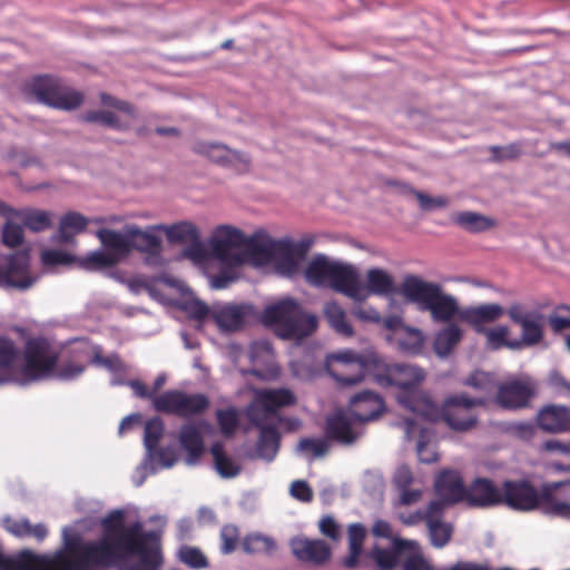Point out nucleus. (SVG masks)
Instances as JSON below:
<instances>
[{"label": "nucleus", "mask_w": 570, "mask_h": 570, "mask_svg": "<svg viewBox=\"0 0 570 570\" xmlns=\"http://www.w3.org/2000/svg\"><path fill=\"white\" fill-rule=\"evenodd\" d=\"M364 289L366 294L368 291L376 295H390L395 291L394 281L384 269L371 268L366 273V288L364 287Z\"/></svg>", "instance_id": "79ce46f5"}, {"label": "nucleus", "mask_w": 570, "mask_h": 570, "mask_svg": "<svg viewBox=\"0 0 570 570\" xmlns=\"http://www.w3.org/2000/svg\"><path fill=\"white\" fill-rule=\"evenodd\" d=\"M97 236L101 244L108 249L109 253H115L119 258L127 255L131 249L130 238L127 233H119L114 229L102 228L97 232Z\"/></svg>", "instance_id": "c9c22d12"}, {"label": "nucleus", "mask_w": 570, "mask_h": 570, "mask_svg": "<svg viewBox=\"0 0 570 570\" xmlns=\"http://www.w3.org/2000/svg\"><path fill=\"white\" fill-rule=\"evenodd\" d=\"M19 355L20 351L14 342L6 336H0V384L14 379V364Z\"/></svg>", "instance_id": "2f4dec72"}, {"label": "nucleus", "mask_w": 570, "mask_h": 570, "mask_svg": "<svg viewBox=\"0 0 570 570\" xmlns=\"http://www.w3.org/2000/svg\"><path fill=\"white\" fill-rule=\"evenodd\" d=\"M252 423L259 429L257 451L262 458L272 460L278 450L279 433L275 423L268 422L261 414H249Z\"/></svg>", "instance_id": "b1692460"}, {"label": "nucleus", "mask_w": 570, "mask_h": 570, "mask_svg": "<svg viewBox=\"0 0 570 570\" xmlns=\"http://www.w3.org/2000/svg\"><path fill=\"white\" fill-rule=\"evenodd\" d=\"M502 488L487 478H476L466 487L465 502L470 507L488 508L502 504Z\"/></svg>", "instance_id": "4be33fe9"}, {"label": "nucleus", "mask_w": 570, "mask_h": 570, "mask_svg": "<svg viewBox=\"0 0 570 570\" xmlns=\"http://www.w3.org/2000/svg\"><path fill=\"white\" fill-rule=\"evenodd\" d=\"M80 120L89 124H100L117 130H127L129 125L120 122L117 115L109 110H90L80 116Z\"/></svg>", "instance_id": "de8ad7c7"}, {"label": "nucleus", "mask_w": 570, "mask_h": 570, "mask_svg": "<svg viewBox=\"0 0 570 570\" xmlns=\"http://www.w3.org/2000/svg\"><path fill=\"white\" fill-rule=\"evenodd\" d=\"M164 434V422L156 416L148 420L145 424L144 443L149 452L157 450L160 439Z\"/></svg>", "instance_id": "864d4df0"}, {"label": "nucleus", "mask_w": 570, "mask_h": 570, "mask_svg": "<svg viewBox=\"0 0 570 570\" xmlns=\"http://www.w3.org/2000/svg\"><path fill=\"white\" fill-rule=\"evenodd\" d=\"M242 548L247 554H271L276 549V542L271 537L255 532L244 537Z\"/></svg>", "instance_id": "a18cd8bd"}, {"label": "nucleus", "mask_w": 570, "mask_h": 570, "mask_svg": "<svg viewBox=\"0 0 570 570\" xmlns=\"http://www.w3.org/2000/svg\"><path fill=\"white\" fill-rule=\"evenodd\" d=\"M487 337V345L491 350H499L503 346L510 347V348H518L520 347L519 341H509L508 336L510 334V331L508 326L500 325L494 328H487L485 332L481 333Z\"/></svg>", "instance_id": "3c124183"}, {"label": "nucleus", "mask_w": 570, "mask_h": 570, "mask_svg": "<svg viewBox=\"0 0 570 570\" xmlns=\"http://www.w3.org/2000/svg\"><path fill=\"white\" fill-rule=\"evenodd\" d=\"M453 222L470 233H481L495 226V222L482 214L473 212L458 213Z\"/></svg>", "instance_id": "37998d69"}, {"label": "nucleus", "mask_w": 570, "mask_h": 570, "mask_svg": "<svg viewBox=\"0 0 570 570\" xmlns=\"http://www.w3.org/2000/svg\"><path fill=\"white\" fill-rule=\"evenodd\" d=\"M4 528L17 538L32 537L39 542L48 535V529L43 523L31 524L28 519H6Z\"/></svg>", "instance_id": "e433bc0d"}, {"label": "nucleus", "mask_w": 570, "mask_h": 570, "mask_svg": "<svg viewBox=\"0 0 570 570\" xmlns=\"http://www.w3.org/2000/svg\"><path fill=\"white\" fill-rule=\"evenodd\" d=\"M385 411L384 400L375 392L363 391L355 394L348 405V413L358 422H368L380 417Z\"/></svg>", "instance_id": "aec40b11"}, {"label": "nucleus", "mask_w": 570, "mask_h": 570, "mask_svg": "<svg viewBox=\"0 0 570 570\" xmlns=\"http://www.w3.org/2000/svg\"><path fill=\"white\" fill-rule=\"evenodd\" d=\"M23 242V228L21 225L7 222L2 228V243L10 247L16 248Z\"/></svg>", "instance_id": "69168bd1"}, {"label": "nucleus", "mask_w": 570, "mask_h": 570, "mask_svg": "<svg viewBox=\"0 0 570 570\" xmlns=\"http://www.w3.org/2000/svg\"><path fill=\"white\" fill-rule=\"evenodd\" d=\"M541 449L556 455L549 463L553 470L570 472V441L548 440L542 443Z\"/></svg>", "instance_id": "a19ab883"}, {"label": "nucleus", "mask_w": 570, "mask_h": 570, "mask_svg": "<svg viewBox=\"0 0 570 570\" xmlns=\"http://www.w3.org/2000/svg\"><path fill=\"white\" fill-rule=\"evenodd\" d=\"M298 449L304 453H311L313 458L324 456L330 449L326 439H303L299 441Z\"/></svg>", "instance_id": "774afa93"}, {"label": "nucleus", "mask_w": 570, "mask_h": 570, "mask_svg": "<svg viewBox=\"0 0 570 570\" xmlns=\"http://www.w3.org/2000/svg\"><path fill=\"white\" fill-rule=\"evenodd\" d=\"M266 325L275 326L283 338H303L315 332L317 318L306 313L294 298H284L263 312Z\"/></svg>", "instance_id": "7ed1b4c3"}, {"label": "nucleus", "mask_w": 570, "mask_h": 570, "mask_svg": "<svg viewBox=\"0 0 570 570\" xmlns=\"http://www.w3.org/2000/svg\"><path fill=\"white\" fill-rule=\"evenodd\" d=\"M324 316L330 326L340 335L351 337L353 326L348 323L345 311L334 301L327 302L323 307Z\"/></svg>", "instance_id": "ea45409f"}, {"label": "nucleus", "mask_w": 570, "mask_h": 570, "mask_svg": "<svg viewBox=\"0 0 570 570\" xmlns=\"http://www.w3.org/2000/svg\"><path fill=\"white\" fill-rule=\"evenodd\" d=\"M179 443L187 452L186 462L195 464L204 453V441L200 431L191 424H185L179 431Z\"/></svg>", "instance_id": "c756f323"}, {"label": "nucleus", "mask_w": 570, "mask_h": 570, "mask_svg": "<svg viewBox=\"0 0 570 570\" xmlns=\"http://www.w3.org/2000/svg\"><path fill=\"white\" fill-rule=\"evenodd\" d=\"M439 503H430L429 523L426 525L431 544L435 548L445 547L453 533L450 523L442 521L444 510H441Z\"/></svg>", "instance_id": "cd10ccee"}, {"label": "nucleus", "mask_w": 570, "mask_h": 570, "mask_svg": "<svg viewBox=\"0 0 570 570\" xmlns=\"http://www.w3.org/2000/svg\"><path fill=\"white\" fill-rule=\"evenodd\" d=\"M212 256L230 266L240 265L244 259L235 249L243 248L244 234L230 226H220L209 240Z\"/></svg>", "instance_id": "2eb2a0df"}, {"label": "nucleus", "mask_w": 570, "mask_h": 570, "mask_svg": "<svg viewBox=\"0 0 570 570\" xmlns=\"http://www.w3.org/2000/svg\"><path fill=\"white\" fill-rule=\"evenodd\" d=\"M535 393L537 386L531 379H510L499 384L495 402L507 410L524 409L529 406Z\"/></svg>", "instance_id": "dca6fc26"}, {"label": "nucleus", "mask_w": 570, "mask_h": 570, "mask_svg": "<svg viewBox=\"0 0 570 570\" xmlns=\"http://www.w3.org/2000/svg\"><path fill=\"white\" fill-rule=\"evenodd\" d=\"M318 531L333 542H340L342 539V527L332 515L321 518L318 521Z\"/></svg>", "instance_id": "338daca9"}, {"label": "nucleus", "mask_w": 570, "mask_h": 570, "mask_svg": "<svg viewBox=\"0 0 570 570\" xmlns=\"http://www.w3.org/2000/svg\"><path fill=\"white\" fill-rule=\"evenodd\" d=\"M367 535V530L362 523H352L347 528L348 554L342 560V566L346 569H355L358 566V559L363 553V544Z\"/></svg>", "instance_id": "c85d7f7f"}, {"label": "nucleus", "mask_w": 570, "mask_h": 570, "mask_svg": "<svg viewBox=\"0 0 570 570\" xmlns=\"http://www.w3.org/2000/svg\"><path fill=\"white\" fill-rule=\"evenodd\" d=\"M489 150L494 161L515 160L522 155V146L519 142L507 146H491Z\"/></svg>", "instance_id": "680f3d73"}, {"label": "nucleus", "mask_w": 570, "mask_h": 570, "mask_svg": "<svg viewBox=\"0 0 570 570\" xmlns=\"http://www.w3.org/2000/svg\"><path fill=\"white\" fill-rule=\"evenodd\" d=\"M13 208L0 202V215L10 218ZM39 276L30 272V256L28 252L10 254L6 259L4 268L0 267V286L27 291L31 288Z\"/></svg>", "instance_id": "9d476101"}, {"label": "nucleus", "mask_w": 570, "mask_h": 570, "mask_svg": "<svg viewBox=\"0 0 570 570\" xmlns=\"http://www.w3.org/2000/svg\"><path fill=\"white\" fill-rule=\"evenodd\" d=\"M258 402L262 411H254L250 414H261L262 417L268 420V416L275 415L279 407L293 405L296 397L288 389H274L262 391L258 395Z\"/></svg>", "instance_id": "a878e982"}, {"label": "nucleus", "mask_w": 570, "mask_h": 570, "mask_svg": "<svg viewBox=\"0 0 570 570\" xmlns=\"http://www.w3.org/2000/svg\"><path fill=\"white\" fill-rule=\"evenodd\" d=\"M289 547L294 557L306 564L322 567L332 559V548L322 539L295 537Z\"/></svg>", "instance_id": "6ab92c4d"}, {"label": "nucleus", "mask_w": 570, "mask_h": 570, "mask_svg": "<svg viewBox=\"0 0 570 570\" xmlns=\"http://www.w3.org/2000/svg\"><path fill=\"white\" fill-rule=\"evenodd\" d=\"M463 385L474 389L483 394L490 395L498 392L499 384L497 383L493 374L474 371L464 381Z\"/></svg>", "instance_id": "09e8293b"}, {"label": "nucleus", "mask_w": 570, "mask_h": 570, "mask_svg": "<svg viewBox=\"0 0 570 570\" xmlns=\"http://www.w3.org/2000/svg\"><path fill=\"white\" fill-rule=\"evenodd\" d=\"M511 322L521 328L520 345L533 346L544 337V316L537 309H528L520 303H513L507 309Z\"/></svg>", "instance_id": "4468645a"}, {"label": "nucleus", "mask_w": 570, "mask_h": 570, "mask_svg": "<svg viewBox=\"0 0 570 570\" xmlns=\"http://www.w3.org/2000/svg\"><path fill=\"white\" fill-rule=\"evenodd\" d=\"M216 419L222 434L225 438L233 436L239 423L237 411L233 407L217 410Z\"/></svg>", "instance_id": "6e6d98bb"}, {"label": "nucleus", "mask_w": 570, "mask_h": 570, "mask_svg": "<svg viewBox=\"0 0 570 570\" xmlns=\"http://www.w3.org/2000/svg\"><path fill=\"white\" fill-rule=\"evenodd\" d=\"M220 551L223 554L233 553L239 544V530L234 524H225L219 532Z\"/></svg>", "instance_id": "13d9d810"}, {"label": "nucleus", "mask_w": 570, "mask_h": 570, "mask_svg": "<svg viewBox=\"0 0 570 570\" xmlns=\"http://www.w3.org/2000/svg\"><path fill=\"white\" fill-rule=\"evenodd\" d=\"M276 242L277 240L262 233H257L250 237L244 235L243 248L253 263L265 265L273 261Z\"/></svg>", "instance_id": "393cba45"}, {"label": "nucleus", "mask_w": 570, "mask_h": 570, "mask_svg": "<svg viewBox=\"0 0 570 570\" xmlns=\"http://www.w3.org/2000/svg\"><path fill=\"white\" fill-rule=\"evenodd\" d=\"M537 422L548 433L570 432V409L556 404L543 406L537 415Z\"/></svg>", "instance_id": "5701e85b"}, {"label": "nucleus", "mask_w": 570, "mask_h": 570, "mask_svg": "<svg viewBox=\"0 0 570 570\" xmlns=\"http://www.w3.org/2000/svg\"><path fill=\"white\" fill-rule=\"evenodd\" d=\"M424 371L412 364L386 363L377 356L373 381L382 387H397L402 393L417 390L424 381Z\"/></svg>", "instance_id": "1a4fd4ad"}, {"label": "nucleus", "mask_w": 570, "mask_h": 570, "mask_svg": "<svg viewBox=\"0 0 570 570\" xmlns=\"http://www.w3.org/2000/svg\"><path fill=\"white\" fill-rule=\"evenodd\" d=\"M416 452L419 460L426 464L434 463L439 459L434 445L431 444L430 434L426 430H421L420 432Z\"/></svg>", "instance_id": "bf43d9fd"}, {"label": "nucleus", "mask_w": 570, "mask_h": 570, "mask_svg": "<svg viewBox=\"0 0 570 570\" xmlns=\"http://www.w3.org/2000/svg\"><path fill=\"white\" fill-rule=\"evenodd\" d=\"M153 230V227L148 230H141L136 225H128L127 233L130 238L131 248L149 254L159 253L161 240Z\"/></svg>", "instance_id": "473e14b6"}, {"label": "nucleus", "mask_w": 570, "mask_h": 570, "mask_svg": "<svg viewBox=\"0 0 570 570\" xmlns=\"http://www.w3.org/2000/svg\"><path fill=\"white\" fill-rule=\"evenodd\" d=\"M313 244L314 238L312 236H305L297 242L279 239L276 242L272 263L276 265L282 274L292 276L298 272L301 263L305 259Z\"/></svg>", "instance_id": "ddd939ff"}, {"label": "nucleus", "mask_w": 570, "mask_h": 570, "mask_svg": "<svg viewBox=\"0 0 570 570\" xmlns=\"http://www.w3.org/2000/svg\"><path fill=\"white\" fill-rule=\"evenodd\" d=\"M462 335L461 328L454 323H451L439 331L433 342V350L435 354L441 357L448 356L460 343Z\"/></svg>", "instance_id": "4c0bfd02"}, {"label": "nucleus", "mask_w": 570, "mask_h": 570, "mask_svg": "<svg viewBox=\"0 0 570 570\" xmlns=\"http://www.w3.org/2000/svg\"><path fill=\"white\" fill-rule=\"evenodd\" d=\"M27 95L36 98L37 101L56 109L73 110L83 102L82 92L71 89L53 76H35L24 83Z\"/></svg>", "instance_id": "39448f33"}, {"label": "nucleus", "mask_w": 570, "mask_h": 570, "mask_svg": "<svg viewBox=\"0 0 570 570\" xmlns=\"http://www.w3.org/2000/svg\"><path fill=\"white\" fill-rule=\"evenodd\" d=\"M179 558L181 562L193 569L206 568L208 562L204 553L194 547H183L179 550Z\"/></svg>", "instance_id": "0e129e2a"}, {"label": "nucleus", "mask_w": 570, "mask_h": 570, "mask_svg": "<svg viewBox=\"0 0 570 570\" xmlns=\"http://www.w3.org/2000/svg\"><path fill=\"white\" fill-rule=\"evenodd\" d=\"M27 95L36 98L37 101L56 109L73 110L83 102L82 92L71 89L53 76H35L24 83Z\"/></svg>", "instance_id": "423d86ee"}, {"label": "nucleus", "mask_w": 570, "mask_h": 570, "mask_svg": "<svg viewBox=\"0 0 570 570\" xmlns=\"http://www.w3.org/2000/svg\"><path fill=\"white\" fill-rule=\"evenodd\" d=\"M153 229H164L171 243H190L199 238L197 227L189 222H180L170 226H153Z\"/></svg>", "instance_id": "c03bdc74"}, {"label": "nucleus", "mask_w": 570, "mask_h": 570, "mask_svg": "<svg viewBox=\"0 0 570 570\" xmlns=\"http://www.w3.org/2000/svg\"><path fill=\"white\" fill-rule=\"evenodd\" d=\"M434 491L436 499L430 503H439L441 510L448 507L465 501L466 487L459 472L444 470L438 474L434 481Z\"/></svg>", "instance_id": "a211bd4d"}, {"label": "nucleus", "mask_w": 570, "mask_h": 570, "mask_svg": "<svg viewBox=\"0 0 570 570\" xmlns=\"http://www.w3.org/2000/svg\"><path fill=\"white\" fill-rule=\"evenodd\" d=\"M394 185L399 186V183H394ZM400 186H401L403 193L411 194V195L415 196V198L420 203L421 209H423V210H431L433 208H442V207H445L449 203L448 198H445L443 196L432 197V196H429L420 190H415L405 184H400Z\"/></svg>", "instance_id": "5fc2aeb1"}, {"label": "nucleus", "mask_w": 570, "mask_h": 570, "mask_svg": "<svg viewBox=\"0 0 570 570\" xmlns=\"http://www.w3.org/2000/svg\"><path fill=\"white\" fill-rule=\"evenodd\" d=\"M87 225L88 219L83 215L77 212H69L60 219L56 239L62 244L72 243L75 235L85 230Z\"/></svg>", "instance_id": "f704fd0d"}, {"label": "nucleus", "mask_w": 570, "mask_h": 570, "mask_svg": "<svg viewBox=\"0 0 570 570\" xmlns=\"http://www.w3.org/2000/svg\"><path fill=\"white\" fill-rule=\"evenodd\" d=\"M485 404L487 397H471L466 393L450 395L442 403L441 421H444L453 431L469 432L479 422V415L474 407Z\"/></svg>", "instance_id": "6e6552de"}, {"label": "nucleus", "mask_w": 570, "mask_h": 570, "mask_svg": "<svg viewBox=\"0 0 570 570\" xmlns=\"http://www.w3.org/2000/svg\"><path fill=\"white\" fill-rule=\"evenodd\" d=\"M424 341V335L420 330L405 327L403 335L397 341V345L402 352L417 355L423 350Z\"/></svg>", "instance_id": "8fccbe9b"}, {"label": "nucleus", "mask_w": 570, "mask_h": 570, "mask_svg": "<svg viewBox=\"0 0 570 570\" xmlns=\"http://www.w3.org/2000/svg\"><path fill=\"white\" fill-rule=\"evenodd\" d=\"M249 358L253 363L267 364L274 357L273 345L267 340H258L249 346Z\"/></svg>", "instance_id": "4d7b16f0"}, {"label": "nucleus", "mask_w": 570, "mask_h": 570, "mask_svg": "<svg viewBox=\"0 0 570 570\" xmlns=\"http://www.w3.org/2000/svg\"><path fill=\"white\" fill-rule=\"evenodd\" d=\"M400 293L406 301L417 304L421 311L430 312L433 321L449 322L458 315L478 334L485 332L487 324L494 323L507 314L498 303L468 306L460 311L456 299L443 293L440 284L426 282L416 275L404 277Z\"/></svg>", "instance_id": "f257e3e1"}, {"label": "nucleus", "mask_w": 570, "mask_h": 570, "mask_svg": "<svg viewBox=\"0 0 570 570\" xmlns=\"http://www.w3.org/2000/svg\"><path fill=\"white\" fill-rule=\"evenodd\" d=\"M548 323L553 332L570 328V306L559 305L549 315Z\"/></svg>", "instance_id": "e2e57ef3"}, {"label": "nucleus", "mask_w": 570, "mask_h": 570, "mask_svg": "<svg viewBox=\"0 0 570 570\" xmlns=\"http://www.w3.org/2000/svg\"><path fill=\"white\" fill-rule=\"evenodd\" d=\"M194 151L207 157L213 163L233 168L238 173L246 171L250 161L245 153L233 150L223 144L198 141L194 146Z\"/></svg>", "instance_id": "f3484780"}, {"label": "nucleus", "mask_w": 570, "mask_h": 570, "mask_svg": "<svg viewBox=\"0 0 570 570\" xmlns=\"http://www.w3.org/2000/svg\"><path fill=\"white\" fill-rule=\"evenodd\" d=\"M326 439L343 445H351L358 439V433L352 429V423L343 412L330 415L325 425Z\"/></svg>", "instance_id": "bb28decb"}, {"label": "nucleus", "mask_w": 570, "mask_h": 570, "mask_svg": "<svg viewBox=\"0 0 570 570\" xmlns=\"http://www.w3.org/2000/svg\"><path fill=\"white\" fill-rule=\"evenodd\" d=\"M209 407V399L202 393L187 394L179 390H169L154 400L157 412L191 417L203 414Z\"/></svg>", "instance_id": "9b49d317"}, {"label": "nucleus", "mask_w": 570, "mask_h": 570, "mask_svg": "<svg viewBox=\"0 0 570 570\" xmlns=\"http://www.w3.org/2000/svg\"><path fill=\"white\" fill-rule=\"evenodd\" d=\"M370 556L374 560L377 570H392L397 564V553L389 549L374 547Z\"/></svg>", "instance_id": "052dcab7"}, {"label": "nucleus", "mask_w": 570, "mask_h": 570, "mask_svg": "<svg viewBox=\"0 0 570 570\" xmlns=\"http://www.w3.org/2000/svg\"><path fill=\"white\" fill-rule=\"evenodd\" d=\"M399 403L406 410L415 413L430 422L441 421L442 405L439 406L432 397L422 391L415 390L407 393H401L397 396Z\"/></svg>", "instance_id": "412c9836"}, {"label": "nucleus", "mask_w": 570, "mask_h": 570, "mask_svg": "<svg viewBox=\"0 0 570 570\" xmlns=\"http://www.w3.org/2000/svg\"><path fill=\"white\" fill-rule=\"evenodd\" d=\"M502 504L515 510H532L539 505L544 507V501L551 497L550 490L542 488L539 492L528 481H504L502 484Z\"/></svg>", "instance_id": "f8f14e48"}, {"label": "nucleus", "mask_w": 570, "mask_h": 570, "mask_svg": "<svg viewBox=\"0 0 570 570\" xmlns=\"http://www.w3.org/2000/svg\"><path fill=\"white\" fill-rule=\"evenodd\" d=\"M549 489L551 497L544 501V508L557 515L570 514V481L561 483L544 484Z\"/></svg>", "instance_id": "7c9ffc66"}, {"label": "nucleus", "mask_w": 570, "mask_h": 570, "mask_svg": "<svg viewBox=\"0 0 570 570\" xmlns=\"http://www.w3.org/2000/svg\"><path fill=\"white\" fill-rule=\"evenodd\" d=\"M22 375L28 382L41 381L53 376L59 353L43 336L29 337L23 346Z\"/></svg>", "instance_id": "0eeeda50"}, {"label": "nucleus", "mask_w": 570, "mask_h": 570, "mask_svg": "<svg viewBox=\"0 0 570 570\" xmlns=\"http://www.w3.org/2000/svg\"><path fill=\"white\" fill-rule=\"evenodd\" d=\"M249 305H230L222 308L216 315L219 327L226 331H237L243 327L246 317L250 314Z\"/></svg>", "instance_id": "72a5a7b5"}, {"label": "nucleus", "mask_w": 570, "mask_h": 570, "mask_svg": "<svg viewBox=\"0 0 570 570\" xmlns=\"http://www.w3.org/2000/svg\"><path fill=\"white\" fill-rule=\"evenodd\" d=\"M210 453L214 458L215 469L220 476L228 479L239 474V465H237L232 458L226 455L224 445L220 442H216L212 445Z\"/></svg>", "instance_id": "49530a36"}, {"label": "nucleus", "mask_w": 570, "mask_h": 570, "mask_svg": "<svg viewBox=\"0 0 570 570\" xmlns=\"http://www.w3.org/2000/svg\"><path fill=\"white\" fill-rule=\"evenodd\" d=\"M14 217L22 222L23 226L32 232H42L51 226V214L40 209H14L10 212V218Z\"/></svg>", "instance_id": "58836bf2"}, {"label": "nucleus", "mask_w": 570, "mask_h": 570, "mask_svg": "<svg viewBox=\"0 0 570 570\" xmlns=\"http://www.w3.org/2000/svg\"><path fill=\"white\" fill-rule=\"evenodd\" d=\"M119 262V257L115 253L105 250H96L88 254L82 261L81 265L87 269H102L112 267Z\"/></svg>", "instance_id": "603ef678"}, {"label": "nucleus", "mask_w": 570, "mask_h": 570, "mask_svg": "<svg viewBox=\"0 0 570 570\" xmlns=\"http://www.w3.org/2000/svg\"><path fill=\"white\" fill-rule=\"evenodd\" d=\"M377 355L363 354L352 350H343L328 354L325 358V370L342 386L360 383L365 377H374V365Z\"/></svg>", "instance_id": "20e7f679"}, {"label": "nucleus", "mask_w": 570, "mask_h": 570, "mask_svg": "<svg viewBox=\"0 0 570 570\" xmlns=\"http://www.w3.org/2000/svg\"><path fill=\"white\" fill-rule=\"evenodd\" d=\"M305 278L314 286L327 285L354 301L366 298L356 269L352 265L331 261L324 255H317L308 263Z\"/></svg>", "instance_id": "f03ea898"}]
</instances>
